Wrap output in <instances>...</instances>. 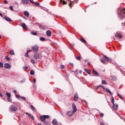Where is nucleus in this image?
Instances as JSON below:
<instances>
[{"label": "nucleus", "mask_w": 125, "mask_h": 125, "mask_svg": "<svg viewBox=\"0 0 125 125\" xmlns=\"http://www.w3.org/2000/svg\"><path fill=\"white\" fill-rule=\"evenodd\" d=\"M118 17L121 19H125V8L120 7L118 8Z\"/></svg>", "instance_id": "nucleus-1"}, {"label": "nucleus", "mask_w": 125, "mask_h": 125, "mask_svg": "<svg viewBox=\"0 0 125 125\" xmlns=\"http://www.w3.org/2000/svg\"><path fill=\"white\" fill-rule=\"evenodd\" d=\"M49 118H50V116L49 115H43L40 117L41 122H43L44 124H46V122H45V119H49Z\"/></svg>", "instance_id": "nucleus-2"}, {"label": "nucleus", "mask_w": 125, "mask_h": 125, "mask_svg": "<svg viewBox=\"0 0 125 125\" xmlns=\"http://www.w3.org/2000/svg\"><path fill=\"white\" fill-rule=\"evenodd\" d=\"M13 92H14V93H15L16 98H19V99H22V100H23V101H26V98H25L24 97H22V96H20L18 94H16V93H17V91L14 90Z\"/></svg>", "instance_id": "nucleus-3"}, {"label": "nucleus", "mask_w": 125, "mask_h": 125, "mask_svg": "<svg viewBox=\"0 0 125 125\" xmlns=\"http://www.w3.org/2000/svg\"><path fill=\"white\" fill-rule=\"evenodd\" d=\"M39 47H40L39 46V45H35L31 47V49L32 51H33V52L35 53V52H38V51H39Z\"/></svg>", "instance_id": "nucleus-4"}, {"label": "nucleus", "mask_w": 125, "mask_h": 125, "mask_svg": "<svg viewBox=\"0 0 125 125\" xmlns=\"http://www.w3.org/2000/svg\"><path fill=\"white\" fill-rule=\"evenodd\" d=\"M17 109H18L17 105H16V104L11 105L9 107V109L12 112H15V111H17Z\"/></svg>", "instance_id": "nucleus-5"}, {"label": "nucleus", "mask_w": 125, "mask_h": 125, "mask_svg": "<svg viewBox=\"0 0 125 125\" xmlns=\"http://www.w3.org/2000/svg\"><path fill=\"white\" fill-rule=\"evenodd\" d=\"M34 58L37 60V61H40V60L41 59V56L39 55V54H35L34 55Z\"/></svg>", "instance_id": "nucleus-6"}, {"label": "nucleus", "mask_w": 125, "mask_h": 125, "mask_svg": "<svg viewBox=\"0 0 125 125\" xmlns=\"http://www.w3.org/2000/svg\"><path fill=\"white\" fill-rule=\"evenodd\" d=\"M102 88H103L104 90H105L106 92H108L110 94V95H113V93H112V92H111L110 89H109L108 88H106L104 86H102Z\"/></svg>", "instance_id": "nucleus-7"}, {"label": "nucleus", "mask_w": 125, "mask_h": 125, "mask_svg": "<svg viewBox=\"0 0 125 125\" xmlns=\"http://www.w3.org/2000/svg\"><path fill=\"white\" fill-rule=\"evenodd\" d=\"M78 0H74V1H70V3L69 4V6H70V8H72V6H73V5L74 4V2H75V3H77Z\"/></svg>", "instance_id": "nucleus-8"}, {"label": "nucleus", "mask_w": 125, "mask_h": 125, "mask_svg": "<svg viewBox=\"0 0 125 125\" xmlns=\"http://www.w3.org/2000/svg\"><path fill=\"white\" fill-rule=\"evenodd\" d=\"M103 58L105 59V60H107L108 62H112V59L107 57L105 55H103Z\"/></svg>", "instance_id": "nucleus-9"}, {"label": "nucleus", "mask_w": 125, "mask_h": 125, "mask_svg": "<svg viewBox=\"0 0 125 125\" xmlns=\"http://www.w3.org/2000/svg\"><path fill=\"white\" fill-rule=\"evenodd\" d=\"M30 2L35 4L36 6H40V3L38 2H34L33 0H30Z\"/></svg>", "instance_id": "nucleus-10"}, {"label": "nucleus", "mask_w": 125, "mask_h": 125, "mask_svg": "<svg viewBox=\"0 0 125 125\" xmlns=\"http://www.w3.org/2000/svg\"><path fill=\"white\" fill-rule=\"evenodd\" d=\"M119 107V105L117 104H113V108L114 109V110H118V108Z\"/></svg>", "instance_id": "nucleus-11"}, {"label": "nucleus", "mask_w": 125, "mask_h": 125, "mask_svg": "<svg viewBox=\"0 0 125 125\" xmlns=\"http://www.w3.org/2000/svg\"><path fill=\"white\" fill-rule=\"evenodd\" d=\"M78 99H79V96L78 95L77 93H76L74 95V101H77Z\"/></svg>", "instance_id": "nucleus-12"}, {"label": "nucleus", "mask_w": 125, "mask_h": 125, "mask_svg": "<svg viewBox=\"0 0 125 125\" xmlns=\"http://www.w3.org/2000/svg\"><path fill=\"white\" fill-rule=\"evenodd\" d=\"M23 14H24V15L26 16V17H29V16H30V14L27 11H24Z\"/></svg>", "instance_id": "nucleus-13"}, {"label": "nucleus", "mask_w": 125, "mask_h": 125, "mask_svg": "<svg viewBox=\"0 0 125 125\" xmlns=\"http://www.w3.org/2000/svg\"><path fill=\"white\" fill-rule=\"evenodd\" d=\"M72 108L74 113H76V112H77V107H76V105L74 104H72Z\"/></svg>", "instance_id": "nucleus-14"}, {"label": "nucleus", "mask_w": 125, "mask_h": 125, "mask_svg": "<svg viewBox=\"0 0 125 125\" xmlns=\"http://www.w3.org/2000/svg\"><path fill=\"white\" fill-rule=\"evenodd\" d=\"M29 1H30L29 0H22V3L24 5L28 4Z\"/></svg>", "instance_id": "nucleus-15"}, {"label": "nucleus", "mask_w": 125, "mask_h": 125, "mask_svg": "<svg viewBox=\"0 0 125 125\" xmlns=\"http://www.w3.org/2000/svg\"><path fill=\"white\" fill-rule=\"evenodd\" d=\"M74 113H75V112H74L73 111H69L67 113V115L69 116V117H70V116L73 115V114H74Z\"/></svg>", "instance_id": "nucleus-16"}, {"label": "nucleus", "mask_w": 125, "mask_h": 125, "mask_svg": "<svg viewBox=\"0 0 125 125\" xmlns=\"http://www.w3.org/2000/svg\"><path fill=\"white\" fill-rule=\"evenodd\" d=\"M26 115H27L29 118H31V119H32V120H34V116L32 115L31 114L26 112L25 113Z\"/></svg>", "instance_id": "nucleus-17"}, {"label": "nucleus", "mask_w": 125, "mask_h": 125, "mask_svg": "<svg viewBox=\"0 0 125 125\" xmlns=\"http://www.w3.org/2000/svg\"><path fill=\"white\" fill-rule=\"evenodd\" d=\"M4 67L6 69H9V68H10V64L8 63H6L4 65Z\"/></svg>", "instance_id": "nucleus-18"}, {"label": "nucleus", "mask_w": 125, "mask_h": 125, "mask_svg": "<svg viewBox=\"0 0 125 125\" xmlns=\"http://www.w3.org/2000/svg\"><path fill=\"white\" fill-rule=\"evenodd\" d=\"M85 72H86V73H88V75H90V74H91V71H90V70L85 68L84 69Z\"/></svg>", "instance_id": "nucleus-19"}, {"label": "nucleus", "mask_w": 125, "mask_h": 125, "mask_svg": "<svg viewBox=\"0 0 125 125\" xmlns=\"http://www.w3.org/2000/svg\"><path fill=\"white\" fill-rule=\"evenodd\" d=\"M46 34L48 37H50V36H51V31L47 30L46 32Z\"/></svg>", "instance_id": "nucleus-20"}, {"label": "nucleus", "mask_w": 125, "mask_h": 125, "mask_svg": "<svg viewBox=\"0 0 125 125\" xmlns=\"http://www.w3.org/2000/svg\"><path fill=\"white\" fill-rule=\"evenodd\" d=\"M21 26L23 28V29H26V28H27V26L26 25V24H25V23H21Z\"/></svg>", "instance_id": "nucleus-21"}, {"label": "nucleus", "mask_w": 125, "mask_h": 125, "mask_svg": "<svg viewBox=\"0 0 125 125\" xmlns=\"http://www.w3.org/2000/svg\"><path fill=\"white\" fill-rule=\"evenodd\" d=\"M4 19L6 20V21H7L8 22H11V19H10L8 17H5Z\"/></svg>", "instance_id": "nucleus-22"}, {"label": "nucleus", "mask_w": 125, "mask_h": 125, "mask_svg": "<svg viewBox=\"0 0 125 125\" xmlns=\"http://www.w3.org/2000/svg\"><path fill=\"white\" fill-rule=\"evenodd\" d=\"M40 29H41V30H45V25H40Z\"/></svg>", "instance_id": "nucleus-23"}, {"label": "nucleus", "mask_w": 125, "mask_h": 125, "mask_svg": "<svg viewBox=\"0 0 125 125\" xmlns=\"http://www.w3.org/2000/svg\"><path fill=\"white\" fill-rule=\"evenodd\" d=\"M115 37H117V38H119V39H121V38H122V35L119 34V33H117L116 35H115Z\"/></svg>", "instance_id": "nucleus-24"}, {"label": "nucleus", "mask_w": 125, "mask_h": 125, "mask_svg": "<svg viewBox=\"0 0 125 125\" xmlns=\"http://www.w3.org/2000/svg\"><path fill=\"white\" fill-rule=\"evenodd\" d=\"M53 124L54 125H58V122H57V120H53Z\"/></svg>", "instance_id": "nucleus-25"}, {"label": "nucleus", "mask_w": 125, "mask_h": 125, "mask_svg": "<svg viewBox=\"0 0 125 125\" xmlns=\"http://www.w3.org/2000/svg\"><path fill=\"white\" fill-rule=\"evenodd\" d=\"M93 73H94V75L96 76H99V73L98 72H96L94 69H93Z\"/></svg>", "instance_id": "nucleus-26"}, {"label": "nucleus", "mask_w": 125, "mask_h": 125, "mask_svg": "<svg viewBox=\"0 0 125 125\" xmlns=\"http://www.w3.org/2000/svg\"><path fill=\"white\" fill-rule=\"evenodd\" d=\"M31 34L33 35V36H37V35H38V33H37L36 32H35L34 31H31Z\"/></svg>", "instance_id": "nucleus-27"}, {"label": "nucleus", "mask_w": 125, "mask_h": 125, "mask_svg": "<svg viewBox=\"0 0 125 125\" xmlns=\"http://www.w3.org/2000/svg\"><path fill=\"white\" fill-rule=\"evenodd\" d=\"M10 55H14V51L13 50H11L10 51Z\"/></svg>", "instance_id": "nucleus-28"}, {"label": "nucleus", "mask_w": 125, "mask_h": 125, "mask_svg": "<svg viewBox=\"0 0 125 125\" xmlns=\"http://www.w3.org/2000/svg\"><path fill=\"white\" fill-rule=\"evenodd\" d=\"M30 75H31V76H33V75H35V70H31V71H30Z\"/></svg>", "instance_id": "nucleus-29"}, {"label": "nucleus", "mask_w": 125, "mask_h": 125, "mask_svg": "<svg viewBox=\"0 0 125 125\" xmlns=\"http://www.w3.org/2000/svg\"><path fill=\"white\" fill-rule=\"evenodd\" d=\"M6 94L7 95V98L11 97V94H10V93H9L7 92H6Z\"/></svg>", "instance_id": "nucleus-30"}, {"label": "nucleus", "mask_w": 125, "mask_h": 125, "mask_svg": "<svg viewBox=\"0 0 125 125\" xmlns=\"http://www.w3.org/2000/svg\"><path fill=\"white\" fill-rule=\"evenodd\" d=\"M100 60L102 63H103L104 64H106V61H105V60L102 59H101Z\"/></svg>", "instance_id": "nucleus-31"}, {"label": "nucleus", "mask_w": 125, "mask_h": 125, "mask_svg": "<svg viewBox=\"0 0 125 125\" xmlns=\"http://www.w3.org/2000/svg\"><path fill=\"white\" fill-rule=\"evenodd\" d=\"M80 41L81 42H83L84 43H86V41L84 40V39H80Z\"/></svg>", "instance_id": "nucleus-32"}, {"label": "nucleus", "mask_w": 125, "mask_h": 125, "mask_svg": "<svg viewBox=\"0 0 125 125\" xmlns=\"http://www.w3.org/2000/svg\"><path fill=\"white\" fill-rule=\"evenodd\" d=\"M24 56L25 57H28L29 56V51H28V49L27 50L26 53L25 54Z\"/></svg>", "instance_id": "nucleus-33"}, {"label": "nucleus", "mask_w": 125, "mask_h": 125, "mask_svg": "<svg viewBox=\"0 0 125 125\" xmlns=\"http://www.w3.org/2000/svg\"><path fill=\"white\" fill-rule=\"evenodd\" d=\"M31 108L32 109V111H33L34 112H35V111H36V108H35V107H34V106H33V105H31Z\"/></svg>", "instance_id": "nucleus-34"}, {"label": "nucleus", "mask_w": 125, "mask_h": 125, "mask_svg": "<svg viewBox=\"0 0 125 125\" xmlns=\"http://www.w3.org/2000/svg\"><path fill=\"white\" fill-rule=\"evenodd\" d=\"M111 103H112V104H115V99H114L113 97H112V99H111Z\"/></svg>", "instance_id": "nucleus-35"}, {"label": "nucleus", "mask_w": 125, "mask_h": 125, "mask_svg": "<svg viewBox=\"0 0 125 125\" xmlns=\"http://www.w3.org/2000/svg\"><path fill=\"white\" fill-rule=\"evenodd\" d=\"M40 40L41 41V42H44V41H45V39L43 37H41L40 38Z\"/></svg>", "instance_id": "nucleus-36"}, {"label": "nucleus", "mask_w": 125, "mask_h": 125, "mask_svg": "<svg viewBox=\"0 0 125 125\" xmlns=\"http://www.w3.org/2000/svg\"><path fill=\"white\" fill-rule=\"evenodd\" d=\"M102 84H107V83L105 80H102Z\"/></svg>", "instance_id": "nucleus-37"}, {"label": "nucleus", "mask_w": 125, "mask_h": 125, "mask_svg": "<svg viewBox=\"0 0 125 125\" xmlns=\"http://www.w3.org/2000/svg\"><path fill=\"white\" fill-rule=\"evenodd\" d=\"M7 101L8 102H12V99H11V97L7 98Z\"/></svg>", "instance_id": "nucleus-38"}, {"label": "nucleus", "mask_w": 125, "mask_h": 125, "mask_svg": "<svg viewBox=\"0 0 125 125\" xmlns=\"http://www.w3.org/2000/svg\"><path fill=\"white\" fill-rule=\"evenodd\" d=\"M117 96H118L119 97V98H120V99H121V100H124L123 97H122V96H121V95L117 94Z\"/></svg>", "instance_id": "nucleus-39"}, {"label": "nucleus", "mask_w": 125, "mask_h": 125, "mask_svg": "<svg viewBox=\"0 0 125 125\" xmlns=\"http://www.w3.org/2000/svg\"><path fill=\"white\" fill-rule=\"evenodd\" d=\"M31 62L32 64H36V62H35V60L33 59L31 60Z\"/></svg>", "instance_id": "nucleus-40"}, {"label": "nucleus", "mask_w": 125, "mask_h": 125, "mask_svg": "<svg viewBox=\"0 0 125 125\" xmlns=\"http://www.w3.org/2000/svg\"><path fill=\"white\" fill-rule=\"evenodd\" d=\"M5 59H6V60H8V61H9V60H10V59L9 57L8 56H6L5 57Z\"/></svg>", "instance_id": "nucleus-41"}, {"label": "nucleus", "mask_w": 125, "mask_h": 125, "mask_svg": "<svg viewBox=\"0 0 125 125\" xmlns=\"http://www.w3.org/2000/svg\"><path fill=\"white\" fill-rule=\"evenodd\" d=\"M3 63L0 62V68H3Z\"/></svg>", "instance_id": "nucleus-42"}, {"label": "nucleus", "mask_w": 125, "mask_h": 125, "mask_svg": "<svg viewBox=\"0 0 125 125\" xmlns=\"http://www.w3.org/2000/svg\"><path fill=\"white\" fill-rule=\"evenodd\" d=\"M22 68H23V70H27V69H28V66H23Z\"/></svg>", "instance_id": "nucleus-43"}, {"label": "nucleus", "mask_w": 125, "mask_h": 125, "mask_svg": "<svg viewBox=\"0 0 125 125\" xmlns=\"http://www.w3.org/2000/svg\"><path fill=\"white\" fill-rule=\"evenodd\" d=\"M102 86H102V85H98V86H97L96 87V89H98V88H99V87H102Z\"/></svg>", "instance_id": "nucleus-44"}, {"label": "nucleus", "mask_w": 125, "mask_h": 125, "mask_svg": "<svg viewBox=\"0 0 125 125\" xmlns=\"http://www.w3.org/2000/svg\"><path fill=\"white\" fill-rule=\"evenodd\" d=\"M102 86H102V85H98V86H97L96 87V89H98V88H99V87H102Z\"/></svg>", "instance_id": "nucleus-45"}, {"label": "nucleus", "mask_w": 125, "mask_h": 125, "mask_svg": "<svg viewBox=\"0 0 125 125\" xmlns=\"http://www.w3.org/2000/svg\"><path fill=\"white\" fill-rule=\"evenodd\" d=\"M25 81H26V79H23L21 81V83H25Z\"/></svg>", "instance_id": "nucleus-46"}, {"label": "nucleus", "mask_w": 125, "mask_h": 125, "mask_svg": "<svg viewBox=\"0 0 125 125\" xmlns=\"http://www.w3.org/2000/svg\"><path fill=\"white\" fill-rule=\"evenodd\" d=\"M100 117H101V118H103V117H104V114H103V113H101L100 114Z\"/></svg>", "instance_id": "nucleus-47"}, {"label": "nucleus", "mask_w": 125, "mask_h": 125, "mask_svg": "<svg viewBox=\"0 0 125 125\" xmlns=\"http://www.w3.org/2000/svg\"><path fill=\"white\" fill-rule=\"evenodd\" d=\"M10 9H11V10H12V11H13V7L12 6H10L9 7Z\"/></svg>", "instance_id": "nucleus-48"}, {"label": "nucleus", "mask_w": 125, "mask_h": 125, "mask_svg": "<svg viewBox=\"0 0 125 125\" xmlns=\"http://www.w3.org/2000/svg\"><path fill=\"white\" fill-rule=\"evenodd\" d=\"M116 80H117V78H115V77H112V81H115Z\"/></svg>", "instance_id": "nucleus-49"}, {"label": "nucleus", "mask_w": 125, "mask_h": 125, "mask_svg": "<svg viewBox=\"0 0 125 125\" xmlns=\"http://www.w3.org/2000/svg\"><path fill=\"white\" fill-rule=\"evenodd\" d=\"M36 81H37V80H36V79L34 78V79H33V83H36Z\"/></svg>", "instance_id": "nucleus-50"}, {"label": "nucleus", "mask_w": 125, "mask_h": 125, "mask_svg": "<svg viewBox=\"0 0 125 125\" xmlns=\"http://www.w3.org/2000/svg\"><path fill=\"white\" fill-rule=\"evenodd\" d=\"M61 69H64V65H62L61 66Z\"/></svg>", "instance_id": "nucleus-51"}, {"label": "nucleus", "mask_w": 125, "mask_h": 125, "mask_svg": "<svg viewBox=\"0 0 125 125\" xmlns=\"http://www.w3.org/2000/svg\"><path fill=\"white\" fill-rule=\"evenodd\" d=\"M77 60H81V57H77Z\"/></svg>", "instance_id": "nucleus-52"}, {"label": "nucleus", "mask_w": 125, "mask_h": 125, "mask_svg": "<svg viewBox=\"0 0 125 125\" xmlns=\"http://www.w3.org/2000/svg\"><path fill=\"white\" fill-rule=\"evenodd\" d=\"M3 97V95H2V94H1V93L0 92V97Z\"/></svg>", "instance_id": "nucleus-53"}, {"label": "nucleus", "mask_w": 125, "mask_h": 125, "mask_svg": "<svg viewBox=\"0 0 125 125\" xmlns=\"http://www.w3.org/2000/svg\"><path fill=\"white\" fill-rule=\"evenodd\" d=\"M4 3H5V4H6V3H7V1L6 0H4Z\"/></svg>", "instance_id": "nucleus-54"}, {"label": "nucleus", "mask_w": 125, "mask_h": 125, "mask_svg": "<svg viewBox=\"0 0 125 125\" xmlns=\"http://www.w3.org/2000/svg\"><path fill=\"white\" fill-rule=\"evenodd\" d=\"M100 125H104V123H103V122H101Z\"/></svg>", "instance_id": "nucleus-55"}, {"label": "nucleus", "mask_w": 125, "mask_h": 125, "mask_svg": "<svg viewBox=\"0 0 125 125\" xmlns=\"http://www.w3.org/2000/svg\"><path fill=\"white\" fill-rule=\"evenodd\" d=\"M63 4H66V2L64 0L62 1Z\"/></svg>", "instance_id": "nucleus-56"}, {"label": "nucleus", "mask_w": 125, "mask_h": 125, "mask_svg": "<svg viewBox=\"0 0 125 125\" xmlns=\"http://www.w3.org/2000/svg\"><path fill=\"white\" fill-rule=\"evenodd\" d=\"M79 73H80V74H82L83 73V71L80 70Z\"/></svg>", "instance_id": "nucleus-57"}, {"label": "nucleus", "mask_w": 125, "mask_h": 125, "mask_svg": "<svg viewBox=\"0 0 125 125\" xmlns=\"http://www.w3.org/2000/svg\"><path fill=\"white\" fill-rule=\"evenodd\" d=\"M22 18H23V19H25V20H27V18H26V17H22Z\"/></svg>", "instance_id": "nucleus-58"}, {"label": "nucleus", "mask_w": 125, "mask_h": 125, "mask_svg": "<svg viewBox=\"0 0 125 125\" xmlns=\"http://www.w3.org/2000/svg\"><path fill=\"white\" fill-rule=\"evenodd\" d=\"M0 16H1V17H2V14H1V13H0Z\"/></svg>", "instance_id": "nucleus-59"}, {"label": "nucleus", "mask_w": 125, "mask_h": 125, "mask_svg": "<svg viewBox=\"0 0 125 125\" xmlns=\"http://www.w3.org/2000/svg\"><path fill=\"white\" fill-rule=\"evenodd\" d=\"M60 2H63V0H60Z\"/></svg>", "instance_id": "nucleus-60"}, {"label": "nucleus", "mask_w": 125, "mask_h": 125, "mask_svg": "<svg viewBox=\"0 0 125 125\" xmlns=\"http://www.w3.org/2000/svg\"><path fill=\"white\" fill-rule=\"evenodd\" d=\"M84 61H85V62H86L87 61H88V60H84Z\"/></svg>", "instance_id": "nucleus-61"}, {"label": "nucleus", "mask_w": 125, "mask_h": 125, "mask_svg": "<svg viewBox=\"0 0 125 125\" xmlns=\"http://www.w3.org/2000/svg\"><path fill=\"white\" fill-rule=\"evenodd\" d=\"M38 125H42L41 123H38Z\"/></svg>", "instance_id": "nucleus-62"}, {"label": "nucleus", "mask_w": 125, "mask_h": 125, "mask_svg": "<svg viewBox=\"0 0 125 125\" xmlns=\"http://www.w3.org/2000/svg\"><path fill=\"white\" fill-rule=\"evenodd\" d=\"M88 65H90V62H88Z\"/></svg>", "instance_id": "nucleus-63"}, {"label": "nucleus", "mask_w": 125, "mask_h": 125, "mask_svg": "<svg viewBox=\"0 0 125 125\" xmlns=\"http://www.w3.org/2000/svg\"><path fill=\"white\" fill-rule=\"evenodd\" d=\"M28 51H29V52H30V50H28Z\"/></svg>", "instance_id": "nucleus-64"}]
</instances>
